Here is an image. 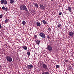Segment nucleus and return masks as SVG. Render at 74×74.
I'll return each instance as SVG.
<instances>
[{"mask_svg":"<svg viewBox=\"0 0 74 74\" xmlns=\"http://www.w3.org/2000/svg\"><path fill=\"white\" fill-rule=\"evenodd\" d=\"M20 9L21 11H27L28 10L26 6L25 5H21L20 6Z\"/></svg>","mask_w":74,"mask_h":74,"instance_id":"nucleus-1","label":"nucleus"},{"mask_svg":"<svg viewBox=\"0 0 74 74\" xmlns=\"http://www.w3.org/2000/svg\"><path fill=\"white\" fill-rule=\"evenodd\" d=\"M6 59L7 61L9 62H11L12 61V59L11 56H7Z\"/></svg>","mask_w":74,"mask_h":74,"instance_id":"nucleus-2","label":"nucleus"},{"mask_svg":"<svg viewBox=\"0 0 74 74\" xmlns=\"http://www.w3.org/2000/svg\"><path fill=\"white\" fill-rule=\"evenodd\" d=\"M42 67L43 69L45 70H48V68L47 65L45 64H43L42 65Z\"/></svg>","mask_w":74,"mask_h":74,"instance_id":"nucleus-3","label":"nucleus"},{"mask_svg":"<svg viewBox=\"0 0 74 74\" xmlns=\"http://www.w3.org/2000/svg\"><path fill=\"white\" fill-rule=\"evenodd\" d=\"M1 4H3V5H6L7 4V1L4 0H1Z\"/></svg>","mask_w":74,"mask_h":74,"instance_id":"nucleus-4","label":"nucleus"},{"mask_svg":"<svg viewBox=\"0 0 74 74\" xmlns=\"http://www.w3.org/2000/svg\"><path fill=\"white\" fill-rule=\"evenodd\" d=\"M47 50L49 51H51L52 50V48L51 46L50 45H49L47 46Z\"/></svg>","mask_w":74,"mask_h":74,"instance_id":"nucleus-5","label":"nucleus"},{"mask_svg":"<svg viewBox=\"0 0 74 74\" xmlns=\"http://www.w3.org/2000/svg\"><path fill=\"white\" fill-rule=\"evenodd\" d=\"M39 35L41 37H42L43 38H45V35L44 33H40L39 34Z\"/></svg>","mask_w":74,"mask_h":74,"instance_id":"nucleus-6","label":"nucleus"},{"mask_svg":"<svg viewBox=\"0 0 74 74\" xmlns=\"http://www.w3.org/2000/svg\"><path fill=\"white\" fill-rule=\"evenodd\" d=\"M69 35L71 36V37H73L74 36V32H69Z\"/></svg>","mask_w":74,"mask_h":74,"instance_id":"nucleus-7","label":"nucleus"},{"mask_svg":"<svg viewBox=\"0 0 74 74\" xmlns=\"http://www.w3.org/2000/svg\"><path fill=\"white\" fill-rule=\"evenodd\" d=\"M39 5L41 10H44L45 9V7L43 5L40 4Z\"/></svg>","mask_w":74,"mask_h":74,"instance_id":"nucleus-8","label":"nucleus"},{"mask_svg":"<svg viewBox=\"0 0 74 74\" xmlns=\"http://www.w3.org/2000/svg\"><path fill=\"white\" fill-rule=\"evenodd\" d=\"M27 67H28L29 69H32V68H33V66L32 64H30L27 66Z\"/></svg>","mask_w":74,"mask_h":74,"instance_id":"nucleus-9","label":"nucleus"},{"mask_svg":"<svg viewBox=\"0 0 74 74\" xmlns=\"http://www.w3.org/2000/svg\"><path fill=\"white\" fill-rule=\"evenodd\" d=\"M35 42L36 44H37L38 45H40V41L39 40H35Z\"/></svg>","mask_w":74,"mask_h":74,"instance_id":"nucleus-10","label":"nucleus"},{"mask_svg":"<svg viewBox=\"0 0 74 74\" xmlns=\"http://www.w3.org/2000/svg\"><path fill=\"white\" fill-rule=\"evenodd\" d=\"M2 9L3 10H5V11H6L8 10V8H5V7L3 6L2 7Z\"/></svg>","mask_w":74,"mask_h":74,"instance_id":"nucleus-11","label":"nucleus"},{"mask_svg":"<svg viewBox=\"0 0 74 74\" xmlns=\"http://www.w3.org/2000/svg\"><path fill=\"white\" fill-rule=\"evenodd\" d=\"M22 48H23L25 50H27V47L26 46L23 45V46H22Z\"/></svg>","mask_w":74,"mask_h":74,"instance_id":"nucleus-12","label":"nucleus"},{"mask_svg":"<svg viewBox=\"0 0 74 74\" xmlns=\"http://www.w3.org/2000/svg\"><path fill=\"white\" fill-rule=\"evenodd\" d=\"M36 25L37 26L40 27L41 26V23L40 22H37L36 23Z\"/></svg>","mask_w":74,"mask_h":74,"instance_id":"nucleus-13","label":"nucleus"},{"mask_svg":"<svg viewBox=\"0 0 74 74\" xmlns=\"http://www.w3.org/2000/svg\"><path fill=\"white\" fill-rule=\"evenodd\" d=\"M42 22L44 25H46L47 24V22L45 20H42Z\"/></svg>","mask_w":74,"mask_h":74,"instance_id":"nucleus-14","label":"nucleus"},{"mask_svg":"<svg viewBox=\"0 0 74 74\" xmlns=\"http://www.w3.org/2000/svg\"><path fill=\"white\" fill-rule=\"evenodd\" d=\"M68 10L69 11H71V7H70V6L69 5L68 7Z\"/></svg>","mask_w":74,"mask_h":74,"instance_id":"nucleus-15","label":"nucleus"},{"mask_svg":"<svg viewBox=\"0 0 74 74\" xmlns=\"http://www.w3.org/2000/svg\"><path fill=\"white\" fill-rule=\"evenodd\" d=\"M22 24L23 25H25L26 24V22L25 21H23L22 22Z\"/></svg>","mask_w":74,"mask_h":74,"instance_id":"nucleus-16","label":"nucleus"},{"mask_svg":"<svg viewBox=\"0 0 74 74\" xmlns=\"http://www.w3.org/2000/svg\"><path fill=\"white\" fill-rule=\"evenodd\" d=\"M42 74H49V73L47 71L44 72V73H42Z\"/></svg>","mask_w":74,"mask_h":74,"instance_id":"nucleus-17","label":"nucleus"},{"mask_svg":"<svg viewBox=\"0 0 74 74\" xmlns=\"http://www.w3.org/2000/svg\"><path fill=\"white\" fill-rule=\"evenodd\" d=\"M27 54L28 55V56H30V51H29L27 52Z\"/></svg>","mask_w":74,"mask_h":74,"instance_id":"nucleus-18","label":"nucleus"},{"mask_svg":"<svg viewBox=\"0 0 74 74\" xmlns=\"http://www.w3.org/2000/svg\"><path fill=\"white\" fill-rule=\"evenodd\" d=\"M14 0H10V3L11 4H12L14 3Z\"/></svg>","mask_w":74,"mask_h":74,"instance_id":"nucleus-19","label":"nucleus"},{"mask_svg":"<svg viewBox=\"0 0 74 74\" xmlns=\"http://www.w3.org/2000/svg\"><path fill=\"white\" fill-rule=\"evenodd\" d=\"M58 27L60 28V27H62V25L61 24H59L58 25Z\"/></svg>","mask_w":74,"mask_h":74,"instance_id":"nucleus-20","label":"nucleus"},{"mask_svg":"<svg viewBox=\"0 0 74 74\" xmlns=\"http://www.w3.org/2000/svg\"><path fill=\"white\" fill-rule=\"evenodd\" d=\"M69 69L70 70H71V71H72L73 70V69L71 68V66H70L69 68Z\"/></svg>","mask_w":74,"mask_h":74,"instance_id":"nucleus-21","label":"nucleus"},{"mask_svg":"<svg viewBox=\"0 0 74 74\" xmlns=\"http://www.w3.org/2000/svg\"><path fill=\"white\" fill-rule=\"evenodd\" d=\"M35 5L36 7V8H38V4L37 3H35Z\"/></svg>","mask_w":74,"mask_h":74,"instance_id":"nucleus-22","label":"nucleus"},{"mask_svg":"<svg viewBox=\"0 0 74 74\" xmlns=\"http://www.w3.org/2000/svg\"><path fill=\"white\" fill-rule=\"evenodd\" d=\"M37 37V35H34V38H36Z\"/></svg>","mask_w":74,"mask_h":74,"instance_id":"nucleus-23","label":"nucleus"},{"mask_svg":"<svg viewBox=\"0 0 74 74\" xmlns=\"http://www.w3.org/2000/svg\"><path fill=\"white\" fill-rule=\"evenodd\" d=\"M48 30L49 32L51 31V28H48Z\"/></svg>","mask_w":74,"mask_h":74,"instance_id":"nucleus-24","label":"nucleus"},{"mask_svg":"<svg viewBox=\"0 0 74 74\" xmlns=\"http://www.w3.org/2000/svg\"><path fill=\"white\" fill-rule=\"evenodd\" d=\"M65 62L66 63H67V62H68V60H67V59H65Z\"/></svg>","mask_w":74,"mask_h":74,"instance_id":"nucleus-25","label":"nucleus"},{"mask_svg":"<svg viewBox=\"0 0 74 74\" xmlns=\"http://www.w3.org/2000/svg\"><path fill=\"white\" fill-rule=\"evenodd\" d=\"M5 23H8V19H7L5 20Z\"/></svg>","mask_w":74,"mask_h":74,"instance_id":"nucleus-26","label":"nucleus"},{"mask_svg":"<svg viewBox=\"0 0 74 74\" xmlns=\"http://www.w3.org/2000/svg\"><path fill=\"white\" fill-rule=\"evenodd\" d=\"M3 15L1 14L0 15V18H2L3 17Z\"/></svg>","mask_w":74,"mask_h":74,"instance_id":"nucleus-27","label":"nucleus"},{"mask_svg":"<svg viewBox=\"0 0 74 74\" xmlns=\"http://www.w3.org/2000/svg\"><path fill=\"white\" fill-rule=\"evenodd\" d=\"M26 14L27 15H29V12H27L26 13Z\"/></svg>","mask_w":74,"mask_h":74,"instance_id":"nucleus-28","label":"nucleus"},{"mask_svg":"<svg viewBox=\"0 0 74 74\" xmlns=\"http://www.w3.org/2000/svg\"><path fill=\"white\" fill-rule=\"evenodd\" d=\"M56 68H59V65H57L56 66Z\"/></svg>","mask_w":74,"mask_h":74,"instance_id":"nucleus-29","label":"nucleus"},{"mask_svg":"<svg viewBox=\"0 0 74 74\" xmlns=\"http://www.w3.org/2000/svg\"><path fill=\"white\" fill-rule=\"evenodd\" d=\"M62 14V12H60L59 13V15H61Z\"/></svg>","mask_w":74,"mask_h":74,"instance_id":"nucleus-30","label":"nucleus"},{"mask_svg":"<svg viewBox=\"0 0 74 74\" xmlns=\"http://www.w3.org/2000/svg\"><path fill=\"white\" fill-rule=\"evenodd\" d=\"M47 38H50V37H49V36H48L47 37Z\"/></svg>","mask_w":74,"mask_h":74,"instance_id":"nucleus-31","label":"nucleus"},{"mask_svg":"<svg viewBox=\"0 0 74 74\" xmlns=\"http://www.w3.org/2000/svg\"><path fill=\"white\" fill-rule=\"evenodd\" d=\"M2 27H1V25H0V29H1Z\"/></svg>","mask_w":74,"mask_h":74,"instance_id":"nucleus-32","label":"nucleus"},{"mask_svg":"<svg viewBox=\"0 0 74 74\" xmlns=\"http://www.w3.org/2000/svg\"><path fill=\"white\" fill-rule=\"evenodd\" d=\"M70 12H71V13L72 12V11L71 10Z\"/></svg>","mask_w":74,"mask_h":74,"instance_id":"nucleus-33","label":"nucleus"},{"mask_svg":"<svg viewBox=\"0 0 74 74\" xmlns=\"http://www.w3.org/2000/svg\"><path fill=\"white\" fill-rule=\"evenodd\" d=\"M1 65H0V68H1Z\"/></svg>","mask_w":74,"mask_h":74,"instance_id":"nucleus-34","label":"nucleus"},{"mask_svg":"<svg viewBox=\"0 0 74 74\" xmlns=\"http://www.w3.org/2000/svg\"><path fill=\"white\" fill-rule=\"evenodd\" d=\"M51 1H53V0H50Z\"/></svg>","mask_w":74,"mask_h":74,"instance_id":"nucleus-35","label":"nucleus"}]
</instances>
